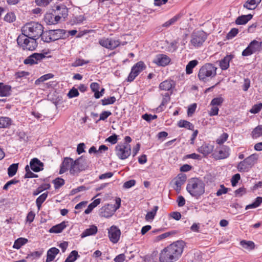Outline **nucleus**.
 Wrapping results in <instances>:
<instances>
[{
	"label": "nucleus",
	"instance_id": "nucleus-1",
	"mask_svg": "<svg viewBox=\"0 0 262 262\" xmlns=\"http://www.w3.org/2000/svg\"><path fill=\"white\" fill-rule=\"evenodd\" d=\"M183 250L182 242L178 241L164 248L161 252L159 259L160 262H173L181 256Z\"/></svg>",
	"mask_w": 262,
	"mask_h": 262
},
{
	"label": "nucleus",
	"instance_id": "nucleus-2",
	"mask_svg": "<svg viewBox=\"0 0 262 262\" xmlns=\"http://www.w3.org/2000/svg\"><path fill=\"white\" fill-rule=\"evenodd\" d=\"M43 26L34 21L27 23L21 28L22 35L27 37L38 39L43 33Z\"/></svg>",
	"mask_w": 262,
	"mask_h": 262
},
{
	"label": "nucleus",
	"instance_id": "nucleus-3",
	"mask_svg": "<svg viewBox=\"0 0 262 262\" xmlns=\"http://www.w3.org/2000/svg\"><path fill=\"white\" fill-rule=\"evenodd\" d=\"M205 184L198 178H192L189 181L186 189L190 194L198 198L205 192Z\"/></svg>",
	"mask_w": 262,
	"mask_h": 262
},
{
	"label": "nucleus",
	"instance_id": "nucleus-4",
	"mask_svg": "<svg viewBox=\"0 0 262 262\" xmlns=\"http://www.w3.org/2000/svg\"><path fill=\"white\" fill-rule=\"evenodd\" d=\"M217 68L211 63H206L199 70L198 77L200 80L206 82L216 75Z\"/></svg>",
	"mask_w": 262,
	"mask_h": 262
},
{
	"label": "nucleus",
	"instance_id": "nucleus-5",
	"mask_svg": "<svg viewBox=\"0 0 262 262\" xmlns=\"http://www.w3.org/2000/svg\"><path fill=\"white\" fill-rule=\"evenodd\" d=\"M37 39L34 38L27 37L24 35H19L17 42L23 50L34 51L37 47L38 43L36 41Z\"/></svg>",
	"mask_w": 262,
	"mask_h": 262
},
{
	"label": "nucleus",
	"instance_id": "nucleus-6",
	"mask_svg": "<svg viewBox=\"0 0 262 262\" xmlns=\"http://www.w3.org/2000/svg\"><path fill=\"white\" fill-rule=\"evenodd\" d=\"M258 156L257 154H252L240 162L237 166L239 172L248 171L256 163Z\"/></svg>",
	"mask_w": 262,
	"mask_h": 262
},
{
	"label": "nucleus",
	"instance_id": "nucleus-7",
	"mask_svg": "<svg viewBox=\"0 0 262 262\" xmlns=\"http://www.w3.org/2000/svg\"><path fill=\"white\" fill-rule=\"evenodd\" d=\"M207 37V34L203 31L193 32L191 35L190 45L195 48H199L203 45Z\"/></svg>",
	"mask_w": 262,
	"mask_h": 262
},
{
	"label": "nucleus",
	"instance_id": "nucleus-8",
	"mask_svg": "<svg viewBox=\"0 0 262 262\" xmlns=\"http://www.w3.org/2000/svg\"><path fill=\"white\" fill-rule=\"evenodd\" d=\"M116 154L118 157L124 160L131 154V146L129 144H119L115 148Z\"/></svg>",
	"mask_w": 262,
	"mask_h": 262
},
{
	"label": "nucleus",
	"instance_id": "nucleus-9",
	"mask_svg": "<svg viewBox=\"0 0 262 262\" xmlns=\"http://www.w3.org/2000/svg\"><path fill=\"white\" fill-rule=\"evenodd\" d=\"M262 41H258L256 40H252L248 46L242 52L244 56H250L256 52L261 50Z\"/></svg>",
	"mask_w": 262,
	"mask_h": 262
},
{
	"label": "nucleus",
	"instance_id": "nucleus-10",
	"mask_svg": "<svg viewBox=\"0 0 262 262\" xmlns=\"http://www.w3.org/2000/svg\"><path fill=\"white\" fill-rule=\"evenodd\" d=\"M146 66L144 62L139 61L136 63L131 69V71L127 77V81L132 82L143 70L146 69Z\"/></svg>",
	"mask_w": 262,
	"mask_h": 262
},
{
	"label": "nucleus",
	"instance_id": "nucleus-11",
	"mask_svg": "<svg viewBox=\"0 0 262 262\" xmlns=\"http://www.w3.org/2000/svg\"><path fill=\"white\" fill-rule=\"evenodd\" d=\"M99 44L110 50H114L120 45L118 40H113L108 38H102L99 40Z\"/></svg>",
	"mask_w": 262,
	"mask_h": 262
},
{
	"label": "nucleus",
	"instance_id": "nucleus-12",
	"mask_svg": "<svg viewBox=\"0 0 262 262\" xmlns=\"http://www.w3.org/2000/svg\"><path fill=\"white\" fill-rule=\"evenodd\" d=\"M120 230L116 226H112L108 229V236L111 242L114 244L117 243L120 237Z\"/></svg>",
	"mask_w": 262,
	"mask_h": 262
},
{
	"label": "nucleus",
	"instance_id": "nucleus-13",
	"mask_svg": "<svg viewBox=\"0 0 262 262\" xmlns=\"http://www.w3.org/2000/svg\"><path fill=\"white\" fill-rule=\"evenodd\" d=\"M46 56L42 53H34L28 57L24 61L25 64L33 65L37 64L38 61H40L42 59L45 58Z\"/></svg>",
	"mask_w": 262,
	"mask_h": 262
},
{
	"label": "nucleus",
	"instance_id": "nucleus-14",
	"mask_svg": "<svg viewBox=\"0 0 262 262\" xmlns=\"http://www.w3.org/2000/svg\"><path fill=\"white\" fill-rule=\"evenodd\" d=\"M115 211L112 204H107L100 209L99 214L102 217L108 218L112 216Z\"/></svg>",
	"mask_w": 262,
	"mask_h": 262
},
{
	"label": "nucleus",
	"instance_id": "nucleus-15",
	"mask_svg": "<svg viewBox=\"0 0 262 262\" xmlns=\"http://www.w3.org/2000/svg\"><path fill=\"white\" fill-rule=\"evenodd\" d=\"M170 61V59L166 55L158 54L154 58L153 62L159 66H166Z\"/></svg>",
	"mask_w": 262,
	"mask_h": 262
},
{
	"label": "nucleus",
	"instance_id": "nucleus-16",
	"mask_svg": "<svg viewBox=\"0 0 262 262\" xmlns=\"http://www.w3.org/2000/svg\"><path fill=\"white\" fill-rule=\"evenodd\" d=\"M56 16H59V20L61 18H66L68 16V10L64 5H57L54 10Z\"/></svg>",
	"mask_w": 262,
	"mask_h": 262
},
{
	"label": "nucleus",
	"instance_id": "nucleus-17",
	"mask_svg": "<svg viewBox=\"0 0 262 262\" xmlns=\"http://www.w3.org/2000/svg\"><path fill=\"white\" fill-rule=\"evenodd\" d=\"M53 41L59 39H66L67 38L66 30L63 29L51 30Z\"/></svg>",
	"mask_w": 262,
	"mask_h": 262
},
{
	"label": "nucleus",
	"instance_id": "nucleus-18",
	"mask_svg": "<svg viewBox=\"0 0 262 262\" xmlns=\"http://www.w3.org/2000/svg\"><path fill=\"white\" fill-rule=\"evenodd\" d=\"M230 149L227 146H223L214 153L215 156L219 159H223L229 157Z\"/></svg>",
	"mask_w": 262,
	"mask_h": 262
},
{
	"label": "nucleus",
	"instance_id": "nucleus-19",
	"mask_svg": "<svg viewBox=\"0 0 262 262\" xmlns=\"http://www.w3.org/2000/svg\"><path fill=\"white\" fill-rule=\"evenodd\" d=\"M31 169L34 172H39L43 169V164L37 158H33L30 162Z\"/></svg>",
	"mask_w": 262,
	"mask_h": 262
},
{
	"label": "nucleus",
	"instance_id": "nucleus-20",
	"mask_svg": "<svg viewBox=\"0 0 262 262\" xmlns=\"http://www.w3.org/2000/svg\"><path fill=\"white\" fill-rule=\"evenodd\" d=\"M45 20L48 25L56 24L59 21V16L55 13H47L45 16Z\"/></svg>",
	"mask_w": 262,
	"mask_h": 262
},
{
	"label": "nucleus",
	"instance_id": "nucleus-21",
	"mask_svg": "<svg viewBox=\"0 0 262 262\" xmlns=\"http://www.w3.org/2000/svg\"><path fill=\"white\" fill-rule=\"evenodd\" d=\"M59 250L55 247L49 249L47 253L46 262H51L54 260L56 256L59 253Z\"/></svg>",
	"mask_w": 262,
	"mask_h": 262
},
{
	"label": "nucleus",
	"instance_id": "nucleus-22",
	"mask_svg": "<svg viewBox=\"0 0 262 262\" xmlns=\"http://www.w3.org/2000/svg\"><path fill=\"white\" fill-rule=\"evenodd\" d=\"M252 17L253 15L251 14L248 15H242L237 17L235 23L237 25H244L250 20Z\"/></svg>",
	"mask_w": 262,
	"mask_h": 262
},
{
	"label": "nucleus",
	"instance_id": "nucleus-23",
	"mask_svg": "<svg viewBox=\"0 0 262 262\" xmlns=\"http://www.w3.org/2000/svg\"><path fill=\"white\" fill-rule=\"evenodd\" d=\"M73 162V160L71 158H64L61 166L59 171V173L62 174L65 172L70 167Z\"/></svg>",
	"mask_w": 262,
	"mask_h": 262
},
{
	"label": "nucleus",
	"instance_id": "nucleus-24",
	"mask_svg": "<svg viewBox=\"0 0 262 262\" xmlns=\"http://www.w3.org/2000/svg\"><path fill=\"white\" fill-rule=\"evenodd\" d=\"M233 58V55H228L226 56L220 62V66L222 70H226L229 67V63L230 61Z\"/></svg>",
	"mask_w": 262,
	"mask_h": 262
},
{
	"label": "nucleus",
	"instance_id": "nucleus-25",
	"mask_svg": "<svg viewBox=\"0 0 262 262\" xmlns=\"http://www.w3.org/2000/svg\"><path fill=\"white\" fill-rule=\"evenodd\" d=\"M213 149V146L209 144H204L201 147L198 148V151L204 156H207L210 154Z\"/></svg>",
	"mask_w": 262,
	"mask_h": 262
},
{
	"label": "nucleus",
	"instance_id": "nucleus-26",
	"mask_svg": "<svg viewBox=\"0 0 262 262\" xmlns=\"http://www.w3.org/2000/svg\"><path fill=\"white\" fill-rule=\"evenodd\" d=\"M261 0H247L243 7L248 10H254Z\"/></svg>",
	"mask_w": 262,
	"mask_h": 262
},
{
	"label": "nucleus",
	"instance_id": "nucleus-27",
	"mask_svg": "<svg viewBox=\"0 0 262 262\" xmlns=\"http://www.w3.org/2000/svg\"><path fill=\"white\" fill-rule=\"evenodd\" d=\"M98 231L97 227L95 225H92L89 228L86 229L81 234L82 238L88 236L93 235L97 233Z\"/></svg>",
	"mask_w": 262,
	"mask_h": 262
},
{
	"label": "nucleus",
	"instance_id": "nucleus-28",
	"mask_svg": "<svg viewBox=\"0 0 262 262\" xmlns=\"http://www.w3.org/2000/svg\"><path fill=\"white\" fill-rule=\"evenodd\" d=\"M11 86L0 82V96L6 97L10 94Z\"/></svg>",
	"mask_w": 262,
	"mask_h": 262
},
{
	"label": "nucleus",
	"instance_id": "nucleus-29",
	"mask_svg": "<svg viewBox=\"0 0 262 262\" xmlns=\"http://www.w3.org/2000/svg\"><path fill=\"white\" fill-rule=\"evenodd\" d=\"M66 224L64 222H63L58 225L53 226L49 230L50 233H60L66 227Z\"/></svg>",
	"mask_w": 262,
	"mask_h": 262
},
{
	"label": "nucleus",
	"instance_id": "nucleus-30",
	"mask_svg": "<svg viewBox=\"0 0 262 262\" xmlns=\"http://www.w3.org/2000/svg\"><path fill=\"white\" fill-rule=\"evenodd\" d=\"M173 84V81L165 80L160 84L159 88L161 90L169 91L172 89Z\"/></svg>",
	"mask_w": 262,
	"mask_h": 262
},
{
	"label": "nucleus",
	"instance_id": "nucleus-31",
	"mask_svg": "<svg viewBox=\"0 0 262 262\" xmlns=\"http://www.w3.org/2000/svg\"><path fill=\"white\" fill-rule=\"evenodd\" d=\"M12 120L7 117H0V128H8L12 124Z\"/></svg>",
	"mask_w": 262,
	"mask_h": 262
},
{
	"label": "nucleus",
	"instance_id": "nucleus-32",
	"mask_svg": "<svg viewBox=\"0 0 262 262\" xmlns=\"http://www.w3.org/2000/svg\"><path fill=\"white\" fill-rule=\"evenodd\" d=\"M75 161L76 163H77L78 165H79L82 171L88 168V165L87 163L86 160L83 157L81 156L80 158L76 159Z\"/></svg>",
	"mask_w": 262,
	"mask_h": 262
},
{
	"label": "nucleus",
	"instance_id": "nucleus-33",
	"mask_svg": "<svg viewBox=\"0 0 262 262\" xmlns=\"http://www.w3.org/2000/svg\"><path fill=\"white\" fill-rule=\"evenodd\" d=\"M52 32L51 30L46 31H43V33L40 36L41 37V39L44 42H46L53 41Z\"/></svg>",
	"mask_w": 262,
	"mask_h": 262
},
{
	"label": "nucleus",
	"instance_id": "nucleus-34",
	"mask_svg": "<svg viewBox=\"0 0 262 262\" xmlns=\"http://www.w3.org/2000/svg\"><path fill=\"white\" fill-rule=\"evenodd\" d=\"M240 245L245 249L248 250H252L255 248V244L253 242L250 241L243 240L241 241Z\"/></svg>",
	"mask_w": 262,
	"mask_h": 262
},
{
	"label": "nucleus",
	"instance_id": "nucleus-35",
	"mask_svg": "<svg viewBox=\"0 0 262 262\" xmlns=\"http://www.w3.org/2000/svg\"><path fill=\"white\" fill-rule=\"evenodd\" d=\"M178 125L179 127H184L190 130H193L194 125L189 121L181 120L179 121Z\"/></svg>",
	"mask_w": 262,
	"mask_h": 262
},
{
	"label": "nucleus",
	"instance_id": "nucleus-36",
	"mask_svg": "<svg viewBox=\"0 0 262 262\" xmlns=\"http://www.w3.org/2000/svg\"><path fill=\"white\" fill-rule=\"evenodd\" d=\"M198 64L196 60H193L188 62L186 67V73L187 74H190L193 72V69Z\"/></svg>",
	"mask_w": 262,
	"mask_h": 262
},
{
	"label": "nucleus",
	"instance_id": "nucleus-37",
	"mask_svg": "<svg viewBox=\"0 0 262 262\" xmlns=\"http://www.w3.org/2000/svg\"><path fill=\"white\" fill-rule=\"evenodd\" d=\"M251 135L254 139L262 136V125L256 127L252 132Z\"/></svg>",
	"mask_w": 262,
	"mask_h": 262
},
{
	"label": "nucleus",
	"instance_id": "nucleus-38",
	"mask_svg": "<svg viewBox=\"0 0 262 262\" xmlns=\"http://www.w3.org/2000/svg\"><path fill=\"white\" fill-rule=\"evenodd\" d=\"M18 164L14 163L11 164L8 168V174L10 177L14 176L18 169Z\"/></svg>",
	"mask_w": 262,
	"mask_h": 262
},
{
	"label": "nucleus",
	"instance_id": "nucleus-39",
	"mask_svg": "<svg viewBox=\"0 0 262 262\" xmlns=\"http://www.w3.org/2000/svg\"><path fill=\"white\" fill-rule=\"evenodd\" d=\"M28 242V239L25 238L20 237L16 239L13 246V247L15 249H19L23 245L26 244Z\"/></svg>",
	"mask_w": 262,
	"mask_h": 262
},
{
	"label": "nucleus",
	"instance_id": "nucleus-40",
	"mask_svg": "<svg viewBox=\"0 0 262 262\" xmlns=\"http://www.w3.org/2000/svg\"><path fill=\"white\" fill-rule=\"evenodd\" d=\"M158 210V206H155L151 211L147 212L145 216V219L146 221H150L152 220L157 213V210Z\"/></svg>",
	"mask_w": 262,
	"mask_h": 262
},
{
	"label": "nucleus",
	"instance_id": "nucleus-41",
	"mask_svg": "<svg viewBox=\"0 0 262 262\" xmlns=\"http://www.w3.org/2000/svg\"><path fill=\"white\" fill-rule=\"evenodd\" d=\"M78 256V252L76 250H73L70 253L64 262H74L77 259Z\"/></svg>",
	"mask_w": 262,
	"mask_h": 262
},
{
	"label": "nucleus",
	"instance_id": "nucleus-42",
	"mask_svg": "<svg viewBox=\"0 0 262 262\" xmlns=\"http://www.w3.org/2000/svg\"><path fill=\"white\" fill-rule=\"evenodd\" d=\"M81 171H82V170H81V168L79 165H78L77 163H76V161H73L72 164H71V166L70 168V173L74 174L75 173H79Z\"/></svg>",
	"mask_w": 262,
	"mask_h": 262
},
{
	"label": "nucleus",
	"instance_id": "nucleus-43",
	"mask_svg": "<svg viewBox=\"0 0 262 262\" xmlns=\"http://www.w3.org/2000/svg\"><path fill=\"white\" fill-rule=\"evenodd\" d=\"M186 180V177L184 176H179L177 178L174 182V184L177 186V188H180L181 186L185 183Z\"/></svg>",
	"mask_w": 262,
	"mask_h": 262
},
{
	"label": "nucleus",
	"instance_id": "nucleus-44",
	"mask_svg": "<svg viewBox=\"0 0 262 262\" xmlns=\"http://www.w3.org/2000/svg\"><path fill=\"white\" fill-rule=\"evenodd\" d=\"M180 17L179 15H176L173 16L172 18L166 21L162 25V26L164 27H169V26L173 25L176 21H177Z\"/></svg>",
	"mask_w": 262,
	"mask_h": 262
},
{
	"label": "nucleus",
	"instance_id": "nucleus-45",
	"mask_svg": "<svg viewBox=\"0 0 262 262\" xmlns=\"http://www.w3.org/2000/svg\"><path fill=\"white\" fill-rule=\"evenodd\" d=\"M262 109V103L254 104L250 110L249 112L252 114H257Z\"/></svg>",
	"mask_w": 262,
	"mask_h": 262
},
{
	"label": "nucleus",
	"instance_id": "nucleus-46",
	"mask_svg": "<svg viewBox=\"0 0 262 262\" xmlns=\"http://www.w3.org/2000/svg\"><path fill=\"white\" fill-rule=\"evenodd\" d=\"M116 99L114 96L111 97L107 98H104L101 100L102 104L103 105H106L112 104L115 102Z\"/></svg>",
	"mask_w": 262,
	"mask_h": 262
},
{
	"label": "nucleus",
	"instance_id": "nucleus-47",
	"mask_svg": "<svg viewBox=\"0 0 262 262\" xmlns=\"http://www.w3.org/2000/svg\"><path fill=\"white\" fill-rule=\"evenodd\" d=\"M55 188L58 189L64 184V180L63 179L57 178L53 181Z\"/></svg>",
	"mask_w": 262,
	"mask_h": 262
},
{
	"label": "nucleus",
	"instance_id": "nucleus-48",
	"mask_svg": "<svg viewBox=\"0 0 262 262\" xmlns=\"http://www.w3.org/2000/svg\"><path fill=\"white\" fill-rule=\"evenodd\" d=\"M224 99L222 97H217L213 98L210 103L211 105L220 106L221 105L223 102Z\"/></svg>",
	"mask_w": 262,
	"mask_h": 262
},
{
	"label": "nucleus",
	"instance_id": "nucleus-49",
	"mask_svg": "<svg viewBox=\"0 0 262 262\" xmlns=\"http://www.w3.org/2000/svg\"><path fill=\"white\" fill-rule=\"evenodd\" d=\"M16 17L14 13H8L4 17V20L9 23H12L15 20Z\"/></svg>",
	"mask_w": 262,
	"mask_h": 262
},
{
	"label": "nucleus",
	"instance_id": "nucleus-50",
	"mask_svg": "<svg viewBox=\"0 0 262 262\" xmlns=\"http://www.w3.org/2000/svg\"><path fill=\"white\" fill-rule=\"evenodd\" d=\"M53 76H54V75L51 73L44 75L41 76L40 78H39L37 80H36L35 81V83L37 84L38 82H44L45 81H46L48 79L52 78V77H53Z\"/></svg>",
	"mask_w": 262,
	"mask_h": 262
},
{
	"label": "nucleus",
	"instance_id": "nucleus-51",
	"mask_svg": "<svg viewBox=\"0 0 262 262\" xmlns=\"http://www.w3.org/2000/svg\"><path fill=\"white\" fill-rule=\"evenodd\" d=\"M26 170V174L25 175V178H37L38 176L36 174H34L32 171H30L29 169V167L28 165H27L25 167Z\"/></svg>",
	"mask_w": 262,
	"mask_h": 262
},
{
	"label": "nucleus",
	"instance_id": "nucleus-52",
	"mask_svg": "<svg viewBox=\"0 0 262 262\" xmlns=\"http://www.w3.org/2000/svg\"><path fill=\"white\" fill-rule=\"evenodd\" d=\"M89 63V60H85L82 59H76L74 62L72 63L73 67H78L82 66L85 64H87Z\"/></svg>",
	"mask_w": 262,
	"mask_h": 262
},
{
	"label": "nucleus",
	"instance_id": "nucleus-53",
	"mask_svg": "<svg viewBox=\"0 0 262 262\" xmlns=\"http://www.w3.org/2000/svg\"><path fill=\"white\" fill-rule=\"evenodd\" d=\"M238 33V29L237 28H232L229 31V32L227 35V38L229 39H232Z\"/></svg>",
	"mask_w": 262,
	"mask_h": 262
},
{
	"label": "nucleus",
	"instance_id": "nucleus-54",
	"mask_svg": "<svg viewBox=\"0 0 262 262\" xmlns=\"http://www.w3.org/2000/svg\"><path fill=\"white\" fill-rule=\"evenodd\" d=\"M228 138V135L227 133H223L219 139L216 140V142L219 144H222L224 143Z\"/></svg>",
	"mask_w": 262,
	"mask_h": 262
},
{
	"label": "nucleus",
	"instance_id": "nucleus-55",
	"mask_svg": "<svg viewBox=\"0 0 262 262\" xmlns=\"http://www.w3.org/2000/svg\"><path fill=\"white\" fill-rule=\"evenodd\" d=\"M79 93L77 89L73 88L70 90L68 94V96L69 98H72L73 97H77L79 95Z\"/></svg>",
	"mask_w": 262,
	"mask_h": 262
},
{
	"label": "nucleus",
	"instance_id": "nucleus-56",
	"mask_svg": "<svg viewBox=\"0 0 262 262\" xmlns=\"http://www.w3.org/2000/svg\"><path fill=\"white\" fill-rule=\"evenodd\" d=\"M112 115L110 111H103L100 114V118L98 121H104Z\"/></svg>",
	"mask_w": 262,
	"mask_h": 262
},
{
	"label": "nucleus",
	"instance_id": "nucleus-57",
	"mask_svg": "<svg viewBox=\"0 0 262 262\" xmlns=\"http://www.w3.org/2000/svg\"><path fill=\"white\" fill-rule=\"evenodd\" d=\"M48 192H45V193H42V194H41L40 196H39L37 198V199L36 200V203H39L42 204L45 202V201L46 200V199L48 196Z\"/></svg>",
	"mask_w": 262,
	"mask_h": 262
},
{
	"label": "nucleus",
	"instance_id": "nucleus-58",
	"mask_svg": "<svg viewBox=\"0 0 262 262\" xmlns=\"http://www.w3.org/2000/svg\"><path fill=\"white\" fill-rule=\"evenodd\" d=\"M241 179V176L239 173L234 174L231 178V182L232 186H235Z\"/></svg>",
	"mask_w": 262,
	"mask_h": 262
},
{
	"label": "nucleus",
	"instance_id": "nucleus-59",
	"mask_svg": "<svg viewBox=\"0 0 262 262\" xmlns=\"http://www.w3.org/2000/svg\"><path fill=\"white\" fill-rule=\"evenodd\" d=\"M117 141L118 136L116 134H113L106 139V141H107L112 144H116L117 142Z\"/></svg>",
	"mask_w": 262,
	"mask_h": 262
},
{
	"label": "nucleus",
	"instance_id": "nucleus-60",
	"mask_svg": "<svg viewBox=\"0 0 262 262\" xmlns=\"http://www.w3.org/2000/svg\"><path fill=\"white\" fill-rule=\"evenodd\" d=\"M19 182L18 180H16L15 179H12L7 182L3 187V189L7 190L8 188L12 185H14Z\"/></svg>",
	"mask_w": 262,
	"mask_h": 262
},
{
	"label": "nucleus",
	"instance_id": "nucleus-61",
	"mask_svg": "<svg viewBox=\"0 0 262 262\" xmlns=\"http://www.w3.org/2000/svg\"><path fill=\"white\" fill-rule=\"evenodd\" d=\"M220 187L221 188L219 189L216 193V196H218L221 195L223 194H226L228 192V189L226 188L223 185H221Z\"/></svg>",
	"mask_w": 262,
	"mask_h": 262
},
{
	"label": "nucleus",
	"instance_id": "nucleus-62",
	"mask_svg": "<svg viewBox=\"0 0 262 262\" xmlns=\"http://www.w3.org/2000/svg\"><path fill=\"white\" fill-rule=\"evenodd\" d=\"M52 0H35L36 4L39 6H47Z\"/></svg>",
	"mask_w": 262,
	"mask_h": 262
},
{
	"label": "nucleus",
	"instance_id": "nucleus-63",
	"mask_svg": "<svg viewBox=\"0 0 262 262\" xmlns=\"http://www.w3.org/2000/svg\"><path fill=\"white\" fill-rule=\"evenodd\" d=\"M177 44H178V41H177L174 40V41H172L170 43V45H169V46L168 47L169 51H170V52H174V51H175L178 49Z\"/></svg>",
	"mask_w": 262,
	"mask_h": 262
},
{
	"label": "nucleus",
	"instance_id": "nucleus-64",
	"mask_svg": "<svg viewBox=\"0 0 262 262\" xmlns=\"http://www.w3.org/2000/svg\"><path fill=\"white\" fill-rule=\"evenodd\" d=\"M219 110L217 106L212 105V107L209 112V115L210 116L217 115L219 113Z\"/></svg>",
	"mask_w": 262,
	"mask_h": 262
}]
</instances>
